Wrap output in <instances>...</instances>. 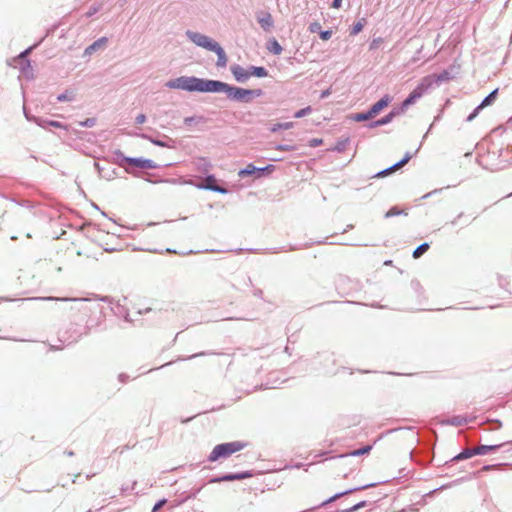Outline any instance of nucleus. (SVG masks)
<instances>
[{
    "mask_svg": "<svg viewBox=\"0 0 512 512\" xmlns=\"http://www.w3.org/2000/svg\"><path fill=\"white\" fill-rule=\"evenodd\" d=\"M195 165L199 171L208 172L212 167L210 161L205 157H199L195 160Z\"/></svg>",
    "mask_w": 512,
    "mask_h": 512,
    "instance_id": "nucleus-18",
    "label": "nucleus"
},
{
    "mask_svg": "<svg viewBox=\"0 0 512 512\" xmlns=\"http://www.w3.org/2000/svg\"><path fill=\"white\" fill-rule=\"evenodd\" d=\"M37 46V44L33 45V46H30L28 47L27 49H25L24 51H22L20 54H19V58H26L27 55Z\"/></svg>",
    "mask_w": 512,
    "mask_h": 512,
    "instance_id": "nucleus-46",
    "label": "nucleus"
},
{
    "mask_svg": "<svg viewBox=\"0 0 512 512\" xmlns=\"http://www.w3.org/2000/svg\"><path fill=\"white\" fill-rule=\"evenodd\" d=\"M319 36L322 40H329L332 36V31L331 30L320 31Z\"/></svg>",
    "mask_w": 512,
    "mask_h": 512,
    "instance_id": "nucleus-42",
    "label": "nucleus"
},
{
    "mask_svg": "<svg viewBox=\"0 0 512 512\" xmlns=\"http://www.w3.org/2000/svg\"><path fill=\"white\" fill-rule=\"evenodd\" d=\"M115 154L121 157L123 162L141 169H155L158 167L157 164L151 159L124 156L123 153L119 150L116 151Z\"/></svg>",
    "mask_w": 512,
    "mask_h": 512,
    "instance_id": "nucleus-6",
    "label": "nucleus"
},
{
    "mask_svg": "<svg viewBox=\"0 0 512 512\" xmlns=\"http://www.w3.org/2000/svg\"><path fill=\"white\" fill-rule=\"evenodd\" d=\"M342 0H333L332 7L335 9H339L341 7Z\"/></svg>",
    "mask_w": 512,
    "mask_h": 512,
    "instance_id": "nucleus-53",
    "label": "nucleus"
},
{
    "mask_svg": "<svg viewBox=\"0 0 512 512\" xmlns=\"http://www.w3.org/2000/svg\"><path fill=\"white\" fill-rule=\"evenodd\" d=\"M330 94H331V90L330 89H326V90L321 92L320 98L324 99V98L328 97Z\"/></svg>",
    "mask_w": 512,
    "mask_h": 512,
    "instance_id": "nucleus-52",
    "label": "nucleus"
},
{
    "mask_svg": "<svg viewBox=\"0 0 512 512\" xmlns=\"http://www.w3.org/2000/svg\"><path fill=\"white\" fill-rule=\"evenodd\" d=\"M362 29H363V24H362L360 21H358L357 23H355V24L353 25V27H352V29H351V32H350V34H351V35H356V34H358Z\"/></svg>",
    "mask_w": 512,
    "mask_h": 512,
    "instance_id": "nucleus-41",
    "label": "nucleus"
},
{
    "mask_svg": "<svg viewBox=\"0 0 512 512\" xmlns=\"http://www.w3.org/2000/svg\"><path fill=\"white\" fill-rule=\"evenodd\" d=\"M257 21L261 28L268 32L270 31L274 26V20L272 18V15L269 12L266 11H260L256 14Z\"/></svg>",
    "mask_w": 512,
    "mask_h": 512,
    "instance_id": "nucleus-10",
    "label": "nucleus"
},
{
    "mask_svg": "<svg viewBox=\"0 0 512 512\" xmlns=\"http://www.w3.org/2000/svg\"><path fill=\"white\" fill-rule=\"evenodd\" d=\"M371 449H372V446L367 445V446H364V447H362L360 449L353 450L348 455L349 456H353V457L361 456V455H364V454L368 453Z\"/></svg>",
    "mask_w": 512,
    "mask_h": 512,
    "instance_id": "nucleus-30",
    "label": "nucleus"
},
{
    "mask_svg": "<svg viewBox=\"0 0 512 512\" xmlns=\"http://www.w3.org/2000/svg\"><path fill=\"white\" fill-rule=\"evenodd\" d=\"M253 476V473L251 471H243L239 473H232L233 481L234 480H243L246 478H250Z\"/></svg>",
    "mask_w": 512,
    "mask_h": 512,
    "instance_id": "nucleus-32",
    "label": "nucleus"
},
{
    "mask_svg": "<svg viewBox=\"0 0 512 512\" xmlns=\"http://www.w3.org/2000/svg\"><path fill=\"white\" fill-rule=\"evenodd\" d=\"M449 423L450 425H460L461 421L458 418H450Z\"/></svg>",
    "mask_w": 512,
    "mask_h": 512,
    "instance_id": "nucleus-55",
    "label": "nucleus"
},
{
    "mask_svg": "<svg viewBox=\"0 0 512 512\" xmlns=\"http://www.w3.org/2000/svg\"><path fill=\"white\" fill-rule=\"evenodd\" d=\"M200 355H204V353L194 354L190 358H194V357H197V356H200Z\"/></svg>",
    "mask_w": 512,
    "mask_h": 512,
    "instance_id": "nucleus-61",
    "label": "nucleus"
},
{
    "mask_svg": "<svg viewBox=\"0 0 512 512\" xmlns=\"http://www.w3.org/2000/svg\"><path fill=\"white\" fill-rule=\"evenodd\" d=\"M406 213L403 210L398 209L397 207L390 208L384 215L385 218H391L394 216L402 215Z\"/></svg>",
    "mask_w": 512,
    "mask_h": 512,
    "instance_id": "nucleus-33",
    "label": "nucleus"
},
{
    "mask_svg": "<svg viewBox=\"0 0 512 512\" xmlns=\"http://www.w3.org/2000/svg\"><path fill=\"white\" fill-rule=\"evenodd\" d=\"M249 74H250V77L255 76L258 78H263L268 75V71L265 67H262V66H250Z\"/></svg>",
    "mask_w": 512,
    "mask_h": 512,
    "instance_id": "nucleus-19",
    "label": "nucleus"
},
{
    "mask_svg": "<svg viewBox=\"0 0 512 512\" xmlns=\"http://www.w3.org/2000/svg\"><path fill=\"white\" fill-rule=\"evenodd\" d=\"M196 121V118L191 116V117H186L184 118V123L186 125H191L192 123H194Z\"/></svg>",
    "mask_w": 512,
    "mask_h": 512,
    "instance_id": "nucleus-51",
    "label": "nucleus"
},
{
    "mask_svg": "<svg viewBox=\"0 0 512 512\" xmlns=\"http://www.w3.org/2000/svg\"><path fill=\"white\" fill-rule=\"evenodd\" d=\"M245 444L240 441L226 442L216 445L208 456L210 462H215L220 458H227L235 452L242 450Z\"/></svg>",
    "mask_w": 512,
    "mask_h": 512,
    "instance_id": "nucleus-4",
    "label": "nucleus"
},
{
    "mask_svg": "<svg viewBox=\"0 0 512 512\" xmlns=\"http://www.w3.org/2000/svg\"><path fill=\"white\" fill-rule=\"evenodd\" d=\"M473 455H476L473 452V449H471V448L465 449L462 452H460V453L454 455L452 458H450V463H452L454 461H460V460L468 459V458H470Z\"/></svg>",
    "mask_w": 512,
    "mask_h": 512,
    "instance_id": "nucleus-22",
    "label": "nucleus"
},
{
    "mask_svg": "<svg viewBox=\"0 0 512 512\" xmlns=\"http://www.w3.org/2000/svg\"><path fill=\"white\" fill-rule=\"evenodd\" d=\"M98 11V8L93 6V7H90L88 12L86 13V15L88 17H91L92 15H94L96 12Z\"/></svg>",
    "mask_w": 512,
    "mask_h": 512,
    "instance_id": "nucleus-50",
    "label": "nucleus"
},
{
    "mask_svg": "<svg viewBox=\"0 0 512 512\" xmlns=\"http://www.w3.org/2000/svg\"><path fill=\"white\" fill-rule=\"evenodd\" d=\"M230 70L238 83H245L250 78L249 69L247 70L239 64L232 65Z\"/></svg>",
    "mask_w": 512,
    "mask_h": 512,
    "instance_id": "nucleus-11",
    "label": "nucleus"
},
{
    "mask_svg": "<svg viewBox=\"0 0 512 512\" xmlns=\"http://www.w3.org/2000/svg\"><path fill=\"white\" fill-rule=\"evenodd\" d=\"M275 149L281 150V151H294L295 150V146L288 145V144H278V145L275 146Z\"/></svg>",
    "mask_w": 512,
    "mask_h": 512,
    "instance_id": "nucleus-40",
    "label": "nucleus"
},
{
    "mask_svg": "<svg viewBox=\"0 0 512 512\" xmlns=\"http://www.w3.org/2000/svg\"><path fill=\"white\" fill-rule=\"evenodd\" d=\"M186 37L196 46L201 47L203 49H206L210 51L214 45L217 43L212 38L192 30H187L185 32Z\"/></svg>",
    "mask_w": 512,
    "mask_h": 512,
    "instance_id": "nucleus-5",
    "label": "nucleus"
},
{
    "mask_svg": "<svg viewBox=\"0 0 512 512\" xmlns=\"http://www.w3.org/2000/svg\"><path fill=\"white\" fill-rule=\"evenodd\" d=\"M81 127L91 128L96 125V118H87L79 122Z\"/></svg>",
    "mask_w": 512,
    "mask_h": 512,
    "instance_id": "nucleus-35",
    "label": "nucleus"
},
{
    "mask_svg": "<svg viewBox=\"0 0 512 512\" xmlns=\"http://www.w3.org/2000/svg\"><path fill=\"white\" fill-rule=\"evenodd\" d=\"M293 127H294V123L293 122L276 123V124L271 126L270 131L275 133L278 130H281V129L288 130V129H291Z\"/></svg>",
    "mask_w": 512,
    "mask_h": 512,
    "instance_id": "nucleus-27",
    "label": "nucleus"
},
{
    "mask_svg": "<svg viewBox=\"0 0 512 512\" xmlns=\"http://www.w3.org/2000/svg\"><path fill=\"white\" fill-rule=\"evenodd\" d=\"M378 126H380V125H379V123H378V120L373 121V122H370V123L367 125V127H368V128H370V129H371V128L378 127Z\"/></svg>",
    "mask_w": 512,
    "mask_h": 512,
    "instance_id": "nucleus-56",
    "label": "nucleus"
},
{
    "mask_svg": "<svg viewBox=\"0 0 512 512\" xmlns=\"http://www.w3.org/2000/svg\"><path fill=\"white\" fill-rule=\"evenodd\" d=\"M438 191H439V190H434L433 192L427 193V194H426V195H424L422 198H424V199H425V198H428V197H430L432 194L437 193Z\"/></svg>",
    "mask_w": 512,
    "mask_h": 512,
    "instance_id": "nucleus-57",
    "label": "nucleus"
},
{
    "mask_svg": "<svg viewBox=\"0 0 512 512\" xmlns=\"http://www.w3.org/2000/svg\"><path fill=\"white\" fill-rule=\"evenodd\" d=\"M390 101L391 97L389 95H384L379 101L373 104L369 109L372 116L377 115L382 109L387 107Z\"/></svg>",
    "mask_w": 512,
    "mask_h": 512,
    "instance_id": "nucleus-14",
    "label": "nucleus"
},
{
    "mask_svg": "<svg viewBox=\"0 0 512 512\" xmlns=\"http://www.w3.org/2000/svg\"><path fill=\"white\" fill-rule=\"evenodd\" d=\"M65 454L70 457L74 455L73 451H66Z\"/></svg>",
    "mask_w": 512,
    "mask_h": 512,
    "instance_id": "nucleus-60",
    "label": "nucleus"
},
{
    "mask_svg": "<svg viewBox=\"0 0 512 512\" xmlns=\"http://www.w3.org/2000/svg\"><path fill=\"white\" fill-rule=\"evenodd\" d=\"M214 81L196 76H180L165 83L169 89H178L187 92L213 93Z\"/></svg>",
    "mask_w": 512,
    "mask_h": 512,
    "instance_id": "nucleus-1",
    "label": "nucleus"
},
{
    "mask_svg": "<svg viewBox=\"0 0 512 512\" xmlns=\"http://www.w3.org/2000/svg\"><path fill=\"white\" fill-rule=\"evenodd\" d=\"M106 42H107L106 37H101V38L97 39L91 45H89L88 47L85 48L84 55L85 56L91 55L92 53H94L95 51L100 49L102 46H104L106 44Z\"/></svg>",
    "mask_w": 512,
    "mask_h": 512,
    "instance_id": "nucleus-16",
    "label": "nucleus"
},
{
    "mask_svg": "<svg viewBox=\"0 0 512 512\" xmlns=\"http://www.w3.org/2000/svg\"><path fill=\"white\" fill-rule=\"evenodd\" d=\"M429 249V244L427 242H424L422 244H420L419 246H417L413 253H412V256L413 258H419L421 255H423L427 250Z\"/></svg>",
    "mask_w": 512,
    "mask_h": 512,
    "instance_id": "nucleus-28",
    "label": "nucleus"
},
{
    "mask_svg": "<svg viewBox=\"0 0 512 512\" xmlns=\"http://www.w3.org/2000/svg\"><path fill=\"white\" fill-rule=\"evenodd\" d=\"M100 300L105 302L107 301V297H102Z\"/></svg>",
    "mask_w": 512,
    "mask_h": 512,
    "instance_id": "nucleus-64",
    "label": "nucleus"
},
{
    "mask_svg": "<svg viewBox=\"0 0 512 512\" xmlns=\"http://www.w3.org/2000/svg\"><path fill=\"white\" fill-rule=\"evenodd\" d=\"M497 94H498V88H496V89H494L493 91H491V92H490V93H489V94H488V95H487V96H486V97L481 101V103H480L479 105H477V106L474 108V110H473V111H472V112L467 116L466 121H468V122L472 121V120H473V119H474V118L479 114V112H480L483 108H485V107H487V106L491 105V104L494 102V100L496 99Z\"/></svg>",
    "mask_w": 512,
    "mask_h": 512,
    "instance_id": "nucleus-7",
    "label": "nucleus"
},
{
    "mask_svg": "<svg viewBox=\"0 0 512 512\" xmlns=\"http://www.w3.org/2000/svg\"><path fill=\"white\" fill-rule=\"evenodd\" d=\"M309 31L311 33H316V32H320L321 31V24L317 21L315 22H312L309 24V27H308Z\"/></svg>",
    "mask_w": 512,
    "mask_h": 512,
    "instance_id": "nucleus-39",
    "label": "nucleus"
},
{
    "mask_svg": "<svg viewBox=\"0 0 512 512\" xmlns=\"http://www.w3.org/2000/svg\"><path fill=\"white\" fill-rule=\"evenodd\" d=\"M214 175H208L204 183L197 184L196 187L200 190H209L219 194H226L227 190L221 186L215 185Z\"/></svg>",
    "mask_w": 512,
    "mask_h": 512,
    "instance_id": "nucleus-9",
    "label": "nucleus"
},
{
    "mask_svg": "<svg viewBox=\"0 0 512 512\" xmlns=\"http://www.w3.org/2000/svg\"><path fill=\"white\" fill-rule=\"evenodd\" d=\"M448 79V70H443L438 75H431L428 77H425L421 84H419L410 94L409 96L402 102V105L400 108H397L400 110V113H402L408 106L414 104L419 98L422 97L425 90L429 87H432L433 85L438 86L441 82Z\"/></svg>",
    "mask_w": 512,
    "mask_h": 512,
    "instance_id": "nucleus-2",
    "label": "nucleus"
},
{
    "mask_svg": "<svg viewBox=\"0 0 512 512\" xmlns=\"http://www.w3.org/2000/svg\"><path fill=\"white\" fill-rule=\"evenodd\" d=\"M233 481L232 473H228L219 477L212 478L210 483H220V482H228Z\"/></svg>",
    "mask_w": 512,
    "mask_h": 512,
    "instance_id": "nucleus-31",
    "label": "nucleus"
},
{
    "mask_svg": "<svg viewBox=\"0 0 512 512\" xmlns=\"http://www.w3.org/2000/svg\"><path fill=\"white\" fill-rule=\"evenodd\" d=\"M146 121V116L145 114H139L136 116L135 118V123L138 124V125H141L143 124L144 122Z\"/></svg>",
    "mask_w": 512,
    "mask_h": 512,
    "instance_id": "nucleus-49",
    "label": "nucleus"
},
{
    "mask_svg": "<svg viewBox=\"0 0 512 512\" xmlns=\"http://www.w3.org/2000/svg\"><path fill=\"white\" fill-rule=\"evenodd\" d=\"M23 111H24V115L27 120H29V121L33 120L36 122L37 125L42 126V119L29 116L28 113L26 112L25 107L23 108Z\"/></svg>",
    "mask_w": 512,
    "mask_h": 512,
    "instance_id": "nucleus-43",
    "label": "nucleus"
},
{
    "mask_svg": "<svg viewBox=\"0 0 512 512\" xmlns=\"http://www.w3.org/2000/svg\"><path fill=\"white\" fill-rule=\"evenodd\" d=\"M373 486H375V483H369V484H365V485H362V486H358V487L347 489L345 491H342V492L334 494L333 496H331L330 498L325 500L323 502V504L331 503V502L335 501L336 499H338V498H340V497H342L344 495L350 494V493L355 492V491L364 490V489H367V488H370V487H373Z\"/></svg>",
    "mask_w": 512,
    "mask_h": 512,
    "instance_id": "nucleus-13",
    "label": "nucleus"
},
{
    "mask_svg": "<svg viewBox=\"0 0 512 512\" xmlns=\"http://www.w3.org/2000/svg\"><path fill=\"white\" fill-rule=\"evenodd\" d=\"M365 506H366V501H360L357 504H355L349 508L343 509L341 512H355Z\"/></svg>",
    "mask_w": 512,
    "mask_h": 512,
    "instance_id": "nucleus-34",
    "label": "nucleus"
},
{
    "mask_svg": "<svg viewBox=\"0 0 512 512\" xmlns=\"http://www.w3.org/2000/svg\"><path fill=\"white\" fill-rule=\"evenodd\" d=\"M166 503V499H160L156 504L154 505L152 512L158 511L160 508H162Z\"/></svg>",
    "mask_w": 512,
    "mask_h": 512,
    "instance_id": "nucleus-45",
    "label": "nucleus"
},
{
    "mask_svg": "<svg viewBox=\"0 0 512 512\" xmlns=\"http://www.w3.org/2000/svg\"><path fill=\"white\" fill-rule=\"evenodd\" d=\"M312 109L310 106H307L305 108H302L300 110H298L295 114H294V117L295 118H302L306 115H308L309 113H311Z\"/></svg>",
    "mask_w": 512,
    "mask_h": 512,
    "instance_id": "nucleus-36",
    "label": "nucleus"
},
{
    "mask_svg": "<svg viewBox=\"0 0 512 512\" xmlns=\"http://www.w3.org/2000/svg\"><path fill=\"white\" fill-rule=\"evenodd\" d=\"M274 170V165L272 164H269L265 167H257V172L258 173H263V172H266V171H273Z\"/></svg>",
    "mask_w": 512,
    "mask_h": 512,
    "instance_id": "nucleus-47",
    "label": "nucleus"
},
{
    "mask_svg": "<svg viewBox=\"0 0 512 512\" xmlns=\"http://www.w3.org/2000/svg\"><path fill=\"white\" fill-rule=\"evenodd\" d=\"M267 49L274 55H280L283 50L282 46L275 38H272L268 41Z\"/></svg>",
    "mask_w": 512,
    "mask_h": 512,
    "instance_id": "nucleus-24",
    "label": "nucleus"
},
{
    "mask_svg": "<svg viewBox=\"0 0 512 512\" xmlns=\"http://www.w3.org/2000/svg\"><path fill=\"white\" fill-rule=\"evenodd\" d=\"M503 445H504V443H502V444H495V445H480V446H478L476 448H473V452L476 455H485L488 452L495 451V450L499 449Z\"/></svg>",
    "mask_w": 512,
    "mask_h": 512,
    "instance_id": "nucleus-17",
    "label": "nucleus"
},
{
    "mask_svg": "<svg viewBox=\"0 0 512 512\" xmlns=\"http://www.w3.org/2000/svg\"><path fill=\"white\" fill-rule=\"evenodd\" d=\"M27 300H29V301L39 300V301H63V302L73 301V302H76V301H88L89 299L88 298H67V297L60 298V297L49 296V297H33V298H28Z\"/></svg>",
    "mask_w": 512,
    "mask_h": 512,
    "instance_id": "nucleus-15",
    "label": "nucleus"
},
{
    "mask_svg": "<svg viewBox=\"0 0 512 512\" xmlns=\"http://www.w3.org/2000/svg\"><path fill=\"white\" fill-rule=\"evenodd\" d=\"M399 114H400V110H398L397 108H394L387 115H385L381 119H378V123L380 126L386 125V124L390 123Z\"/></svg>",
    "mask_w": 512,
    "mask_h": 512,
    "instance_id": "nucleus-21",
    "label": "nucleus"
},
{
    "mask_svg": "<svg viewBox=\"0 0 512 512\" xmlns=\"http://www.w3.org/2000/svg\"><path fill=\"white\" fill-rule=\"evenodd\" d=\"M350 143V137H343L337 140L335 146L331 148L332 151H336L338 153L343 152L347 145Z\"/></svg>",
    "mask_w": 512,
    "mask_h": 512,
    "instance_id": "nucleus-23",
    "label": "nucleus"
},
{
    "mask_svg": "<svg viewBox=\"0 0 512 512\" xmlns=\"http://www.w3.org/2000/svg\"><path fill=\"white\" fill-rule=\"evenodd\" d=\"M23 111H24V115L27 120H29V121L33 120L36 122L37 125L42 126V119L29 116L28 113L26 112L25 107L23 108Z\"/></svg>",
    "mask_w": 512,
    "mask_h": 512,
    "instance_id": "nucleus-44",
    "label": "nucleus"
},
{
    "mask_svg": "<svg viewBox=\"0 0 512 512\" xmlns=\"http://www.w3.org/2000/svg\"><path fill=\"white\" fill-rule=\"evenodd\" d=\"M44 124H47L49 126L56 127V128H65V126L61 122H58L55 120H42V126Z\"/></svg>",
    "mask_w": 512,
    "mask_h": 512,
    "instance_id": "nucleus-38",
    "label": "nucleus"
},
{
    "mask_svg": "<svg viewBox=\"0 0 512 512\" xmlns=\"http://www.w3.org/2000/svg\"><path fill=\"white\" fill-rule=\"evenodd\" d=\"M255 97L254 95H243V100L240 102L249 103L251 101V98Z\"/></svg>",
    "mask_w": 512,
    "mask_h": 512,
    "instance_id": "nucleus-54",
    "label": "nucleus"
},
{
    "mask_svg": "<svg viewBox=\"0 0 512 512\" xmlns=\"http://www.w3.org/2000/svg\"><path fill=\"white\" fill-rule=\"evenodd\" d=\"M273 161H280L282 158H272Z\"/></svg>",
    "mask_w": 512,
    "mask_h": 512,
    "instance_id": "nucleus-63",
    "label": "nucleus"
},
{
    "mask_svg": "<svg viewBox=\"0 0 512 512\" xmlns=\"http://www.w3.org/2000/svg\"><path fill=\"white\" fill-rule=\"evenodd\" d=\"M220 92L225 93L228 99L238 102L243 100V95H254L256 97H260L263 95V90L261 89H245L241 87L232 86L220 80H215L213 86V93Z\"/></svg>",
    "mask_w": 512,
    "mask_h": 512,
    "instance_id": "nucleus-3",
    "label": "nucleus"
},
{
    "mask_svg": "<svg viewBox=\"0 0 512 512\" xmlns=\"http://www.w3.org/2000/svg\"><path fill=\"white\" fill-rule=\"evenodd\" d=\"M411 158H412V154L410 152H406L402 159H400L398 162L394 163L390 167L377 172L374 175V177L380 178V177L387 176L388 174H390V173L396 171L397 169L403 167L405 164H407L410 161Z\"/></svg>",
    "mask_w": 512,
    "mask_h": 512,
    "instance_id": "nucleus-8",
    "label": "nucleus"
},
{
    "mask_svg": "<svg viewBox=\"0 0 512 512\" xmlns=\"http://www.w3.org/2000/svg\"><path fill=\"white\" fill-rule=\"evenodd\" d=\"M256 172H257V167L252 165V164H249L245 168L241 169L238 172V175L240 177H245V176H249V175L255 174Z\"/></svg>",
    "mask_w": 512,
    "mask_h": 512,
    "instance_id": "nucleus-29",
    "label": "nucleus"
},
{
    "mask_svg": "<svg viewBox=\"0 0 512 512\" xmlns=\"http://www.w3.org/2000/svg\"><path fill=\"white\" fill-rule=\"evenodd\" d=\"M211 52H214L217 55V62L216 65L219 68H224L227 65V56L224 51V49L221 47V45L217 42L214 47L210 50Z\"/></svg>",
    "mask_w": 512,
    "mask_h": 512,
    "instance_id": "nucleus-12",
    "label": "nucleus"
},
{
    "mask_svg": "<svg viewBox=\"0 0 512 512\" xmlns=\"http://www.w3.org/2000/svg\"><path fill=\"white\" fill-rule=\"evenodd\" d=\"M322 139L320 138H313L309 141V146L310 147H317L319 146L320 144H322Z\"/></svg>",
    "mask_w": 512,
    "mask_h": 512,
    "instance_id": "nucleus-48",
    "label": "nucleus"
},
{
    "mask_svg": "<svg viewBox=\"0 0 512 512\" xmlns=\"http://www.w3.org/2000/svg\"><path fill=\"white\" fill-rule=\"evenodd\" d=\"M137 136L142 138V139L148 140L152 144H154L156 146H159V147H166V148H172L173 147L168 142H164L162 140H158V139L152 138L151 136H149L147 134H138Z\"/></svg>",
    "mask_w": 512,
    "mask_h": 512,
    "instance_id": "nucleus-20",
    "label": "nucleus"
},
{
    "mask_svg": "<svg viewBox=\"0 0 512 512\" xmlns=\"http://www.w3.org/2000/svg\"><path fill=\"white\" fill-rule=\"evenodd\" d=\"M372 117H373L372 114L368 110V111L362 112V113H355L350 116V119L353 121H356V122H363V121L369 120Z\"/></svg>",
    "mask_w": 512,
    "mask_h": 512,
    "instance_id": "nucleus-25",
    "label": "nucleus"
},
{
    "mask_svg": "<svg viewBox=\"0 0 512 512\" xmlns=\"http://www.w3.org/2000/svg\"><path fill=\"white\" fill-rule=\"evenodd\" d=\"M460 71V64L457 63L455 60V63L453 65H450V80L453 79L456 75L459 74Z\"/></svg>",
    "mask_w": 512,
    "mask_h": 512,
    "instance_id": "nucleus-37",
    "label": "nucleus"
},
{
    "mask_svg": "<svg viewBox=\"0 0 512 512\" xmlns=\"http://www.w3.org/2000/svg\"><path fill=\"white\" fill-rule=\"evenodd\" d=\"M493 467V465H485L483 467V470H490Z\"/></svg>",
    "mask_w": 512,
    "mask_h": 512,
    "instance_id": "nucleus-59",
    "label": "nucleus"
},
{
    "mask_svg": "<svg viewBox=\"0 0 512 512\" xmlns=\"http://www.w3.org/2000/svg\"><path fill=\"white\" fill-rule=\"evenodd\" d=\"M75 99V93L71 90H66L65 92L59 94L57 96V100L59 102H70V101H73Z\"/></svg>",
    "mask_w": 512,
    "mask_h": 512,
    "instance_id": "nucleus-26",
    "label": "nucleus"
},
{
    "mask_svg": "<svg viewBox=\"0 0 512 512\" xmlns=\"http://www.w3.org/2000/svg\"><path fill=\"white\" fill-rule=\"evenodd\" d=\"M504 282L507 283L505 279H503L502 277H499V285L501 287H504Z\"/></svg>",
    "mask_w": 512,
    "mask_h": 512,
    "instance_id": "nucleus-58",
    "label": "nucleus"
},
{
    "mask_svg": "<svg viewBox=\"0 0 512 512\" xmlns=\"http://www.w3.org/2000/svg\"><path fill=\"white\" fill-rule=\"evenodd\" d=\"M26 66H27L28 68H30V67H31V65H30V61H29V60H27V62H26Z\"/></svg>",
    "mask_w": 512,
    "mask_h": 512,
    "instance_id": "nucleus-62",
    "label": "nucleus"
}]
</instances>
